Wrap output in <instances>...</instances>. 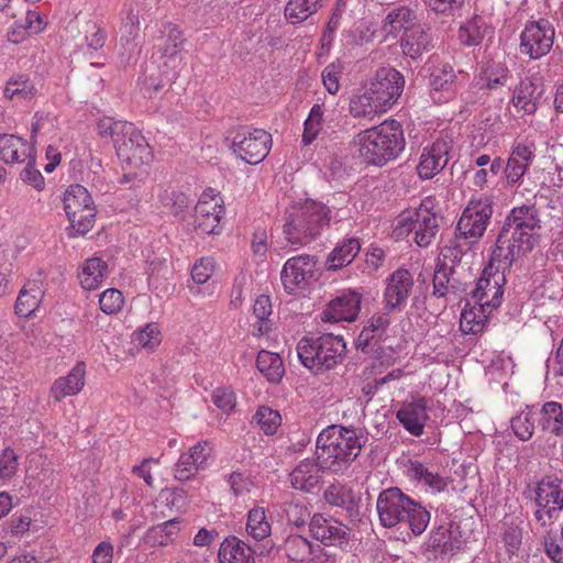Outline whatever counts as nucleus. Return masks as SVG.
<instances>
[{
	"instance_id": "nucleus-47",
	"label": "nucleus",
	"mask_w": 563,
	"mask_h": 563,
	"mask_svg": "<svg viewBox=\"0 0 563 563\" xmlns=\"http://www.w3.org/2000/svg\"><path fill=\"white\" fill-rule=\"evenodd\" d=\"M377 112H385V110L368 95L366 87L364 93L354 96L350 100V113L354 118L369 117Z\"/></svg>"
},
{
	"instance_id": "nucleus-18",
	"label": "nucleus",
	"mask_w": 563,
	"mask_h": 563,
	"mask_svg": "<svg viewBox=\"0 0 563 563\" xmlns=\"http://www.w3.org/2000/svg\"><path fill=\"white\" fill-rule=\"evenodd\" d=\"M86 363L77 361L66 375L53 382L49 388V397L59 402L66 397L77 396L86 385Z\"/></svg>"
},
{
	"instance_id": "nucleus-46",
	"label": "nucleus",
	"mask_w": 563,
	"mask_h": 563,
	"mask_svg": "<svg viewBox=\"0 0 563 563\" xmlns=\"http://www.w3.org/2000/svg\"><path fill=\"white\" fill-rule=\"evenodd\" d=\"M34 85L25 76L12 77L5 85L4 97L10 100H27L35 96Z\"/></svg>"
},
{
	"instance_id": "nucleus-3",
	"label": "nucleus",
	"mask_w": 563,
	"mask_h": 563,
	"mask_svg": "<svg viewBox=\"0 0 563 563\" xmlns=\"http://www.w3.org/2000/svg\"><path fill=\"white\" fill-rule=\"evenodd\" d=\"M366 441L367 435L360 429L329 426L317 438L318 466L322 472L343 473L360 455Z\"/></svg>"
},
{
	"instance_id": "nucleus-32",
	"label": "nucleus",
	"mask_w": 563,
	"mask_h": 563,
	"mask_svg": "<svg viewBox=\"0 0 563 563\" xmlns=\"http://www.w3.org/2000/svg\"><path fill=\"white\" fill-rule=\"evenodd\" d=\"M220 563H255L254 551L236 537L225 538L220 544Z\"/></svg>"
},
{
	"instance_id": "nucleus-30",
	"label": "nucleus",
	"mask_w": 563,
	"mask_h": 563,
	"mask_svg": "<svg viewBox=\"0 0 563 563\" xmlns=\"http://www.w3.org/2000/svg\"><path fill=\"white\" fill-rule=\"evenodd\" d=\"M400 47L406 56L417 59L424 52H429L433 47L432 36L429 30H424L421 25H416L404 33L400 40Z\"/></svg>"
},
{
	"instance_id": "nucleus-52",
	"label": "nucleus",
	"mask_w": 563,
	"mask_h": 563,
	"mask_svg": "<svg viewBox=\"0 0 563 563\" xmlns=\"http://www.w3.org/2000/svg\"><path fill=\"white\" fill-rule=\"evenodd\" d=\"M132 123L122 120H114L112 117H102L97 122V130L101 137H111L114 145L117 139L122 136L125 130L131 129Z\"/></svg>"
},
{
	"instance_id": "nucleus-36",
	"label": "nucleus",
	"mask_w": 563,
	"mask_h": 563,
	"mask_svg": "<svg viewBox=\"0 0 563 563\" xmlns=\"http://www.w3.org/2000/svg\"><path fill=\"white\" fill-rule=\"evenodd\" d=\"M541 91H538V87L532 81L522 80L514 91L512 103L517 110L532 114L537 111Z\"/></svg>"
},
{
	"instance_id": "nucleus-11",
	"label": "nucleus",
	"mask_w": 563,
	"mask_h": 563,
	"mask_svg": "<svg viewBox=\"0 0 563 563\" xmlns=\"http://www.w3.org/2000/svg\"><path fill=\"white\" fill-rule=\"evenodd\" d=\"M493 216V200L489 197L472 199L456 225V230L464 239H474L477 242L485 233Z\"/></svg>"
},
{
	"instance_id": "nucleus-13",
	"label": "nucleus",
	"mask_w": 563,
	"mask_h": 563,
	"mask_svg": "<svg viewBox=\"0 0 563 563\" xmlns=\"http://www.w3.org/2000/svg\"><path fill=\"white\" fill-rule=\"evenodd\" d=\"M554 27L547 19L529 21L520 35V52L532 59L547 55L553 46Z\"/></svg>"
},
{
	"instance_id": "nucleus-26",
	"label": "nucleus",
	"mask_w": 563,
	"mask_h": 563,
	"mask_svg": "<svg viewBox=\"0 0 563 563\" xmlns=\"http://www.w3.org/2000/svg\"><path fill=\"white\" fill-rule=\"evenodd\" d=\"M449 162V146L445 141H437L424 150L417 166L420 178L430 179L439 174Z\"/></svg>"
},
{
	"instance_id": "nucleus-16",
	"label": "nucleus",
	"mask_w": 563,
	"mask_h": 563,
	"mask_svg": "<svg viewBox=\"0 0 563 563\" xmlns=\"http://www.w3.org/2000/svg\"><path fill=\"white\" fill-rule=\"evenodd\" d=\"M212 454V445L208 441H200L180 454L174 465V477L185 482L192 478L199 471L208 466V460Z\"/></svg>"
},
{
	"instance_id": "nucleus-17",
	"label": "nucleus",
	"mask_w": 563,
	"mask_h": 563,
	"mask_svg": "<svg viewBox=\"0 0 563 563\" xmlns=\"http://www.w3.org/2000/svg\"><path fill=\"white\" fill-rule=\"evenodd\" d=\"M362 296L354 290L343 291L327 303L321 313L323 322H353L361 310Z\"/></svg>"
},
{
	"instance_id": "nucleus-15",
	"label": "nucleus",
	"mask_w": 563,
	"mask_h": 563,
	"mask_svg": "<svg viewBox=\"0 0 563 563\" xmlns=\"http://www.w3.org/2000/svg\"><path fill=\"white\" fill-rule=\"evenodd\" d=\"M534 493V499L539 507L534 512V517L544 526V515L552 519L558 511L563 509L562 479L554 476H545L537 484Z\"/></svg>"
},
{
	"instance_id": "nucleus-22",
	"label": "nucleus",
	"mask_w": 563,
	"mask_h": 563,
	"mask_svg": "<svg viewBox=\"0 0 563 563\" xmlns=\"http://www.w3.org/2000/svg\"><path fill=\"white\" fill-rule=\"evenodd\" d=\"M323 498L330 506L344 510L351 522L361 521L360 499L351 487L339 482L332 483L323 492Z\"/></svg>"
},
{
	"instance_id": "nucleus-21",
	"label": "nucleus",
	"mask_w": 563,
	"mask_h": 563,
	"mask_svg": "<svg viewBox=\"0 0 563 563\" xmlns=\"http://www.w3.org/2000/svg\"><path fill=\"white\" fill-rule=\"evenodd\" d=\"M413 287V278L408 269L399 268L388 278L384 294L385 310L393 312L405 303Z\"/></svg>"
},
{
	"instance_id": "nucleus-61",
	"label": "nucleus",
	"mask_w": 563,
	"mask_h": 563,
	"mask_svg": "<svg viewBox=\"0 0 563 563\" xmlns=\"http://www.w3.org/2000/svg\"><path fill=\"white\" fill-rule=\"evenodd\" d=\"M26 166L21 172V179L35 188L36 190H42L45 186V179L41 172L34 167L35 156L34 154L31 157L26 158Z\"/></svg>"
},
{
	"instance_id": "nucleus-6",
	"label": "nucleus",
	"mask_w": 563,
	"mask_h": 563,
	"mask_svg": "<svg viewBox=\"0 0 563 563\" xmlns=\"http://www.w3.org/2000/svg\"><path fill=\"white\" fill-rule=\"evenodd\" d=\"M345 351L342 335L324 332L316 339L302 338L296 349L301 364L314 373L333 368Z\"/></svg>"
},
{
	"instance_id": "nucleus-12",
	"label": "nucleus",
	"mask_w": 563,
	"mask_h": 563,
	"mask_svg": "<svg viewBox=\"0 0 563 563\" xmlns=\"http://www.w3.org/2000/svg\"><path fill=\"white\" fill-rule=\"evenodd\" d=\"M223 200L216 189L208 188L200 195L195 207V227L203 234H219L224 214Z\"/></svg>"
},
{
	"instance_id": "nucleus-7",
	"label": "nucleus",
	"mask_w": 563,
	"mask_h": 563,
	"mask_svg": "<svg viewBox=\"0 0 563 563\" xmlns=\"http://www.w3.org/2000/svg\"><path fill=\"white\" fill-rule=\"evenodd\" d=\"M292 209L284 219V235L291 245L307 243L330 223V210L321 202L306 200L300 208Z\"/></svg>"
},
{
	"instance_id": "nucleus-37",
	"label": "nucleus",
	"mask_w": 563,
	"mask_h": 563,
	"mask_svg": "<svg viewBox=\"0 0 563 563\" xmlns=\"http://www.w3.org/2000/svg\"><path fill=\"white\" fill-rule=\"evenodd\" d=\"M361 250L360 241L355 238L346 239L338 245L328 256V268L336 271L347 266L356 257Z\"/></svg>"
},
{
	"instance_id": "nucleus-44",
	"label": "nucleus",
	"mask_w": 563,
	"mask_h": 563,
	"mask_svg": "<svg viewBox=\"0 0 563 563\" xmlns=\"http://www.w3.org/2000/svg\"><path fill=\"white\" fill-rule=\"evenodd\" d=\"M246 532L254 540H263L271 534V523L266 518L264 508L256 507L249 511Z\"/></svg>"
},
{
	"instance_id": "nucleus-57",
	"label": "nucleus",
	"mask_w": 563,
	"mask_h": 563,
	"mask_svg": "<svg viewBox=\"0 0 563 563\" xmlns=\"http://www.w3.org/2000/svg\"><path fill=\"white\" fill-rule=\"evenodd\" d=\"M213 405L224 413H230L236 405L235 394L230 387H218L211 394Z\"/></svg>"
},
{
	"instance_id": "nucleus-20",
	"label": "nucleus",
	"mask_w": 563,
	"mask_h": 563,
	"mask_svg": "<svg viewBox=\"0 0 563 563\" xmlns=\"http://www.w3.org/2000/svg\"><path fill=\"white\" fill-rule=\"evenodd\" d=\"M495 264L489 265L483 271L478 278L475 288L472 291V297L481 305L482 308L498 307L500 305L503 289L499 284L500 280H505V274L496 277L492 269Z\"/></svg>"
},
{
	"instance_id": "nucleus-31",
	"label": "nucleus",
	"mask_w": 563,
	"mask_h": 563,
	"mask_svg": "<svg viewBox=\"0 0 563 563\" xmlns=\"http://www.w3.org/2000/svg\"><path fill=\"white\" fill-rule=\"evenodd\" d=\"M34 150L23 139L13 134H0V159L5 164L24 163Z\"/></svg>"
},
{
	"instance_id": "nucleus-34",
	"label": "nucleus",
	"mask_w": 563,
	"mask_h": 563,
	"mask_svg": "<svg viewBox=\"0 0 563 563\" xmlns=\"http://www.w3.org/2000/svg\"><path fill=\"white\" fill-rule=\"evenodd\" d=\"M418 16L416 12L407 7H399L391 10L383 22L382 30L387 35L394 37L400 31L407 32L417 25Z\"/></svg>"
},
{
	"instance_id": "nucleus-51",
	"label": "nucleus",
	"mask_w": 563,
	"mask_h": 563,
	"mask_svg": "<svg viewBox=\"0 0 563 563\" xmlns=\"http://www.w3.org/2000/svg\"><path fill=\"white\" fill-rule=\"evenodd\" d=\"M287 507L284 512L287 516L288 526L295 528L305 527L307 520L310 518V511L307 507L306 499H296L286 501Z\"/></svg>"
},
{
	"instance_id": "nucleus-27",
	"label": "nucleus",
	"mask_w": 563,
	"mask_h": 563,
	"mask_svg": "<svg viewBox=\"0 0 563 563\" xmlns=\"http://www.w3.org/2000/svg\"><path fill=\"white\" fill-rule=\"evenodd\" d=\"M426 410V398L419 397L412 401L404 402L396 416L409 433L420 437L423 433L424 423L428 419Z\"/></svg>"
},
{
	"instance_id": "nucleus-33",
	"label": "nucleus",
	"mask_w": 563,
	"mask_h": 563,
	"mask_svg": "<svg viewBox=\"0 0 563 563\" xmlns=\"http://www.w3.org/2000/svg\"><path fill=\"white\" fill-rule=\"evenodd\" d=\"M179 531L180 521L177 519H170L147 529L142 541L150 548L167 547L174 542Z\"/></svg>"
},
{
	"instance_id": "nucleus-64",
	"label": "nucleus",
	"mask_w": 563,
	"mask_h": 563,
	"mask_svg": "<svg viewBox=\"0 0 563 563\" xmlns=\"http://www.w3.org/2000/svg\"><path fill=\"white\" fill-rule=\"evenodd\" d=\"M114 547L110 540L99 542L92 551L91 563H112Z\"/></svg>"
},
{
	"instance_id": "nucleus-35",
	"label": "nucleus",
	"mask_w": 563,
	"mask_h": 563,
	"mask_svg": "<svg viewBox=\"0 0 563 563\" xmlns=\"http://www.w3.org/2000/svg\"><path fill=\"white\" fill-rule=\"evenodd\" d=\"M416 214V243L419 246H428L439 232V224L434 213L430 212L423 203L415 210Z\"/></svg>"
},
{
	"instance_id": "nucleus-40",
	"label": "nucleus",
	"mask_w": 563,
	"mask_h": 563,
	"mask_svg": "<svg viewBox=\"0 0 563 563\" xmlns=\"http://www.w3.org/2000/svg\"><path fill=\"white\" fill-rule=\"evenodd\" d=\"M256 366L269 383L282 380V357L278 353L262 350L257 354Z\"/></svg>"
},
{
	"instance_id": "nucleus-4",
	"label": "nucleus",
	"mask_w": 563,
	"mask_h": 563,
	"mask_svg": "<svg viewBox=\"0 0 563 563\" xmlns=\"http://www.w3.org/2000/svg\"><path fill=\"white\" fill-rule=\"evenodd\" d=\"M358 156L365 165L384 166L404 151L406 141L401 124L396 120L366 129L355 136Z\"/></svg>"
},
{
	"instance_id": "nucleus-29",
	"label": "nucleus",
	"mask_w": 563,
	"mask_h": 563,
	"mask_svg": "<svg viewBox=\"0 0 563 563\" xmlns=\"http://www.w3.org/2000/svg\"><path fill=\"white\" fill-rule=\"evenodd\" d=\"M109 266L101 257H89L84 261L78 269V280L86 290L99 288L109 276Z\"/></svg>"
},
{
	"instance_id": "nucleus-25",
	"label": "nucleus",
	"mask_w": 563,
	"mask_h": 563,
	"mask_svg": "<svg viewBox=\"0 0 563 563\" xmlns=\"http://www.w3.org/2000/svg\"><path fill=\"white\" fill-rule=\"evenodd\" d=\"M316 262L310 255H298L287 260L284 264V290L288 294L296 288H302L307 279L312 276Z\"/></svg>"
},
{
	"instance_id": "nucleus-28",
	"label": "nucleus",
	"mask_w": 563,
	"mask_h": 563,
	"mask_svg": "<svg viewBox=\"0 0 563 563\" xmlns=\"http://www.w3.org/2000/svg\"><path fill=\"white\" fill-rule=\"evenodd\" d=\"M322 470L318 466V461L310 459L302 460L290 473L289 482L292 488L310 493L320 483Z\"/></svg>"
},
{
	"instance_id": "nucleus-9",
	"label": "nucleus",
	"mask_w": 563,
	"mask_h": 563,
	"mask_svg": "<svg viewBox=\"0 0 563 563\" xmlns=\"http://www.w3.org/2000/svg\"><path fill=\"white\" fill-rule=\"evenodd\" d=\"M272 135L263 129L244 126L239 129L231 143V148L241 161L256 165L269 153Z\"/></svg>"
},
{
	"instance_id": "nucleus-19",
	"label": "nucleus",
	"mask_w": 563,
	"mask_h": 563,
	"mask_svg": "<svg viewBox=\"0 0 563 563\" xmlns=\"http://www.w3.org/2000/svg\"><path fill=\"white\" fill-rule=\"evenodd\" d=\"M44 279L43 273L37 272L25 282L19 292L14 307L15 313L19 317L27 318L38 309L45 294Z\"/></svg>"
},
{
	"instance_id": "nucleus-42",
	"label": "nucleus",
	"mask_w": 563,
	"mask_h": 563,
	"mask_svg": "<svg viewBox=\"0 0 563 563\" xmlns=\"http://www.w3.org/2000/svg\"><path fill=\"white\" fill-rule=\"evenodd\" d=\"M140 31V10L133 5L124 8L121 12L120 41L126 45L132 43Z\"/></svg>"
},
{
	"instance_id": "nucleus-23",
	"label": "nucleus",
	"mask_w": 563,
	"mask_h": 563,
	"mask_svg": "<svg viewBox=\"0 0 563 563\" xmlns=\"http://www.w3.org/2000/svg\"><path fill=\"white\" fill-rule=\"evenodd\" d=\"M159 32L163 38L159 52L165 59L164 65L176 71L183 64L181 48L185 42L183 32L170 22L163 23Z\"/></svg>"
},
{
	"instance_id": "nucleus-10",
	"label": "nucleus",
	"mask_w": 563,
	"mask_h": 563,
	"mask_svg": "<svg viewBox=\"0 0 563 563\" xmlns=\"http://www.w3.org/2000/svg\"><path fill=\"white\" fill-rule=\"evenodd\" d=\"M405 78L393 67L378 68L365 86L374 100L386 111L402 93Z\"/></svg>"
},
{
	"instance_id": "nucleus-39",
	"label": "nucleus",
	"mask_w": 563,
	"mask_h": 563,
	"mask_svg": "<svg viewBox=\"0 0 563 563\" xmlns=\"http://www.w3.org/2000/svg\"><path fill=\"white\" fill-rule=\"evenodd\" d=\"M540 426L542 430L560 437L563 434V408L556 401L545 402L540 410Z\"/></svg>"
},
{
	"instance_id": "nucleus-14",
	"label": "nucleus",
	"mask_w": 563,
	"mask_h": 563,
	"mask_svg": "<svg viewBox=\"0 0 563 563\" xmlns=\"http://www.w3.org/2000/svg\"><path fill=\"white\" fill-rule=\"evenodd\" d=\"M114 147L119 159L134 168L148 164L153 157L148 143L133 123L117 139Z\"/></svg>"
},
{
	"instance_id": "nucleus-43",
	"label": "nucleus",
	"mask_w": 563,
	"mask_h": 563,
	"mask_svg": "<svg viewBox=\"0 0 563 563\" xmlns=\"http://www.w3.org/2000/svg\"><path fill=\"white\" fill-rule=\"evenodd\" d=\"M408 475L411 478L421 482L438 492H441L446 487V482L442 476H440L437 472L426 467L421 462L418 461H410L408 466Z\"/></svg>"
},
{
	"instance_id": "nucleus-60",
	"label": "nucleus",
	"mask_w": 563,
	"mask_h": 563,
	"mask_svg": "<svg viewBox=\"0 0 563 563\" xmlns=\"http://www.w3.org/2000/svg\"><path fill=\"white\" fill-rule=\"evenodd\" d=\"M214 272V261L211 257H201L191 268V278L196 284L207 283Z\"/></svg>"
},
{
	"instance_id": "nucleus-54",
	"label": "nucleus",
	"mask_w": 563,
	"mask_h": 563,
	"mask_svg": "<svg viewBox=\"0 0 563 563\" xmlns=\"http://www.w3.org/2000/svg\"><path fill=\"white\" fill-rule=\"evenodd\" d=\"M511 429L522 441L531 439L534 430V419L531 410L521 411L511 419Z\"/></svg>"
},
{
	"instance_id": "nucleus-41",
	"label": "nucleus",
	"mask_w": 563,
	"mask_h": 563,
	"mask_svg": "<svg viewBox=\"0 0 563 563\" xmlns=\"http://www.w3.org/2000/svg\"><path fill=\"white\" fill-rule=\"evenodd\" d=\"M486 31L487 25L485 20L479 15H475L461 25L459 30V40L463 45L476 46L483 41Z\"/></svg>"
},
{
	"instance_id": "nucleus-48",
	"label": "nucleus",
	"mask_w": 563,
	"mask_h": 563,
	"mask_svg": "<svg viewBox=\"0 0 563 563\" xmlns=\"http://www.w3.org/2000/svg\"><path fill=\"white\" fill-rule=\"evenodd\" d=\"M253 314L258 320V324L254 330L255 335H264L271 331L272 303L266 295H261L255 299L253 305Z\"/></svg>"
},
{
	"instance_id": "nucleus-53",
	"label": "nucleus",
	"mask_w": 563,
	"mask_h": 563,
	"mask_svg": "<svg viewBox=\"0 0 563 563\" xmlns=\"http://www.w3.org/2000/svg\"><path fill=\"white\" fill-rule=\"evenodd\" d=\"M256 423L265 434H274L282 423V416L278 410L262 406L254 416Z\"/></svg>"
},
{
	"instance_id": "nucleus-55",
	"label": "nucleus",
	"mask_w": 563,
	"mask_h": 563,
	"mask_svg": "<svg viewBox=\"0 0 563 563\" xmlns=\"http://www.w3.org/2000/svg\"><path fill=\"white\" fill-rule=\"evenodd\" d=\"M124 305L122 292L115 288L104 290L99 297V306L106 314H114L121 311Z\"/></svg>"
},
{
	"instance_id": "nucleus-49",
	"label": "nucleus",
	"mask_w": 563,
	"mask_h": 563,
	"mask_svg": "<svg viewBox=\"0 0 563 563\" xmlns=\"http://www.w3.org/2000/svg\"><path fill=\"white\" fill-rule=\"evenodd\" d=\"M468 239H464L463 235L456 236L451 241L450 245H446L441 251V257L438 261H445L449 267H454L455 264L460 263L465 252L471 250L473 242H468Z\"/></svg>"
},
{
	"instance_id": "nucleus-58",
	"label": "nucleus",
	"mask_w": 563,
	"mask_h": 563,
	"mask_svg": "<svg viewBox=\"0 0 563 563\" xmlns=\"http://www.w3.org/2000/svg\"><path fill=\"white\" fill-rule=\"evenodd\" d=\"M307 0H289L284 7V18L291 24H297L306 21L311 11L305 7Z\"/></svg>"
},
{
	"instance_id": "nucleus-8",
	"label": "nucleus",
	"mask_w": 563,
	"mask_h": 563,
	"mask_svg": "<svg viewBox=\"0 0 563 563\" xmlns=\"http://www.w3.org/2000/svg\"><path fill=\"white\" fill-rule=\"evenodd\" d=\"M64 210L70 223V235L89 232L96 220V209L89 191L81 185L69 186L64 194Z\"/></svg>"
},
{
	"instance_id": "nucleus-24",
	"label": "nucleus",
	"mask_w": 563,
	"mask_h": 563,
	"mask_svg": "<svg viewBox=\"0 0 563 563\" xmlns=\"http://www.w3.org/2000/svg\"><path fill=\"white\" fill-rule=\"evenodd\" d=\"M309 529L316 540L328 547L347 541L350 534V528L321 514L311 517Z\"/></svg>"
},
{
	"instance_id": "nucleus-63",
	"label": "nucleus",
	"mask_w": 563,
	"mask_h": 563,
	"mask_svg": "<svg viewBox=\"0 0 563 563\" xmlns=\"http://www.w3.org/2000/svg\"><path fill=\"white\" fill-rule=\"evenodd\" d=\"M20 22H22L24 29L30 35L43 32L47 25L45 19L35 10L26 11L25 16L21 19Z\"/></svg>"
},
{
	"instance_id": "nucleus-62",
	"label": "nucleus",
	"mask_w": 563,
	"mask_h": 563,
	"mask_svg": "<svg viewBox=\"0 0 563 563\" xmlns=\"http://www.w3.org/2000/svg\"><path fill=\"white\" fill-rule=\"evenodd\" d=\"M18 470V455L15 452L7 448L0 455V479L9 481L13 477Z\"/></svg>"
},
{
	"instance_id": "nucleus-2",
	"label": "nucleus",
	"mask_w": 563,
	"mask_h": 563,
	"mask_svg": "<svg viewBox=\"0 0 563 563\" xmlns=\"http://www.w3.org/2000/svg\"><path fill=\"white\" fill-rule=\"evenodd\" d=\"M539 211L533 205L511 209L496 238L490 260L496 271L506 274L514 263L530 253L536 246L541 228Z\"/></svg>"
},
{
	"instance_id": "nucleus-5",
	"label": "nucleus",
	"mask_w": 563,
	"mask_h": 563,
	"mask_svg": "<svg viewBox=\"0 0 563 563\" xmlns=\"http://www.w3.org/2000/svg\"><path fill=\"white\" fill-rule=\"evenodd\" d=\"M376 509L384 528H394L405 522L415 536L422 534L430 522V512L398 487L382 490L376 500Z\"/></svg>"
},
{
	"instance_id": "nucleus-38",
	"label": "nucleus",
	"mask_w": 563,
	"mask_h": 563,
	"mask_svg": "<svg viewBox=\"0 0 563 563\" xmlns=\"http://www.w3.org/2000/svg\"><path fill=\"white\" fill-rule=\"evenodd\" d=\"M453 274L454 267H449L445 261H438L432 279L433 296L443 298L450 292V290L453 292L461 290L460 287L456 286L455 282L452 280Z\"/></svg>"
},
{
	"instance_id": "nucleus-50",
	"label": "nucleus",
	"mask_w": 563,
	"mask_h": 563,
	"mask_svg": "<svg viewBox=\"0 0 563 563\" xmlns=\"http://www.w3.org/2000/svg\"><path fill=\"white\" fill-rule=\"evenodd\" d=\"M161 341V329L156 323H147L133 334L134 344L150 352L154 351Z\"/></svg>"
},
{
	"instance_id": "nucleus-1",
	"label": "nucleus",
	"mask_w": 563,
	"mask_h": 563,
	"mask_svg": "<svg viewBox=\"0 0 563 563\" xmlns=\"http://www.w3.org/2000/svg\"><path fill=\"white\" fill-rule=\"evenodd\" d=\"M539 211L533 205L511 209L496 238L490 260L496 271L506 274L514 263L530 253L536 246L541 228Z\"/></svg>"
},
{
	"instance_id": "nucleus-56",
	"label": "nucleus",
	"mask_w": 563,
	"mask_h": 563,
	"mask_svg": "<svg viewBox=\"0 0 563 563\" xmlns=\"http://www.w3.org/2000/svg\"><path fill=\"white\" fill-rule=\"evenodd\" d=\"M86 53L92 54L102 48L107 41V32L97 23H90L86 30Z\"/></svg>"
},
{
	"instance_id": "nucleus-59",
	"label": "nucleus",
	"mask_w": 563,
	"mask_h": 563,
	"mask_svg": "<svg viewBox=\"0 0 563 563\" xmlns=\"http://www.w3.org/2000/svg\"><path fill=\"white\" fill-rule=\"evenodd\" d=\"M343 64L340 60L329 64L322 71V81L325 89L334 95L340 88V76L343 71Z\"/></svg>"
},
{
	"instance_id": "nucleus-45",
	"label": "nucleus",
	"mask_w": 563,
	"mask_h": 563,
	"mask_svg": "<svg viewBox=\"0 0 563 563\" xmlns=\"http://www.w3.org/2000/svg\"><path fill=\"white\" fill-rule=\"evenodd\" d=\"M284 551L294 562H303L311 554V543L301 534L291 533L284 540Z\"/></svg>"
}]
</instances>
